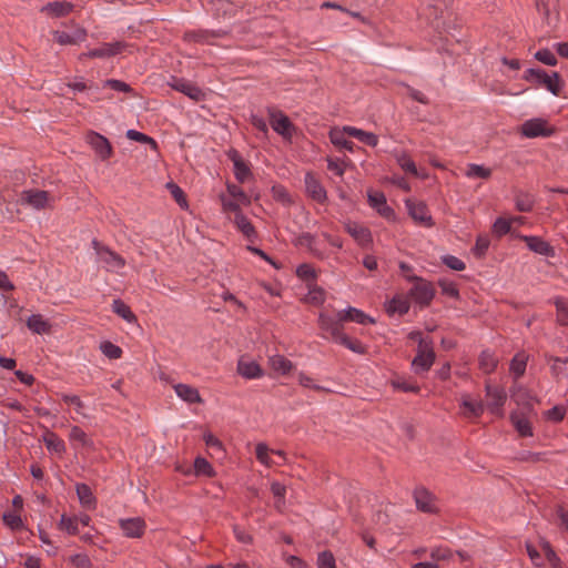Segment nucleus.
<instances>
[{
  "instance_id": "7c9ffc66",
  "label": "nucleus",
  "mask_w": 568,
  "mask_h": 568,
  "mask_svg": "<svg viewBox=\"0 0 568 568\" xmlns=\"http://www.w3.org/2000/svg\"><path fill=\"white\" fill-rule=\"evenodd\" d=\"M75 491L82 506L87 508H93L95 506V498L87 484H77Z\"/></svg>"
},
{
  "instance_id": "c9c22d12",
  "label": "nucleus",
  "mask_w": 568,
  "mask_h": 568,
  "mask_svg": "<svg viewBox=\"0 0 568 568\" xmlns=\"http://www.w3.org/2000/svg\"><path fill=\"white\" fill-rule=\"evenodd\" d=\"M235 223L239 230L248 239L256 237V231L251 221L242 213L235 214Z\"/></svg>"
},
{
  "instance_id": "338daca9",
  "label": "nucleus",
  "mask_w": 568,
  "mask_h": 568,
  "mask_svg": "<svg viewBox=\"0 0 568 568\" xmlns=\"http://www.w3.org/2000/svg\"><path fill=\"white\" fill-rule=\"evenodd\" d=\"M268 452H270V449L266 444L258 443L256 445V448H255L256 458L258 459V462H261L262 464L267 465V466L271 465Z\"/></svg>"
},
{
  "instance_id": "9b49d317",
  "label": "nucleus",
  "mask_w": 568,
  "mask_h": 568,
  "mask_svg": "<svg viewBox=\"0 0 568 568\" xmlns=\"http://www.w3.org/2000/svg\"><path fill=\"white\" fill-rule=\"evenodd\" d=\"M169 84L172 89L185 94L196 102L202 101L205 97V93L197 85L185 79L173 78Z\"/></svg>"
},
{
  "instance_id": "f3484780",
  "label": "nucleus",
  "mask_w": 568,
  "mask_h": 568,
  "mask_svg": "<svg viewBox=\"0 0 568 568\" xmlns=\"http://www.w3.org/2000/svg\"><path fill=\"white\" fill-rule=\"evenodd\" d=\"M521 240L526 243L530 251L539 255L550 257L555 255V248L547 241L539 236L523 235Z\"/></svg>"
},
{
  "instance_id": "0eeeda50",
  "label": "nucleus",
  "mask_w": 568,
  "mask_h": 568,
  "mask_svg": "<svg viewBox=\"0 0 568 568\" xmlns=\"http://www.w3.org/2000/svg\"><path fill=\"white\" fill-rule=\"evenodd\" d=\"M435 362L433 343L423 348H417L416 356L412 361V368L415 374L428 372Z\"/></svg>"
},
{
  "instance_id": "2eb2a0df",
  "label": "nucleus",
  "mask_w": 568,
  "mask_h": 568,
  "mask_svg": "<svg viewBox=\"0 0 568 568\" xmlns=\"http://www.w3.org/2000/svg\"><path fill=\"white\" fill-rule=\"evenodd\" d=\"M369 205L377 211V213L387 219H394V210L387 205L386 196L383 192H368L367 194Z\"/></svg>"
},
{
  "instance_id": "473e14b6",
  "label": "nucleus",
  "mask_w": 568,
  "mask_h": 568,
  "mask_svg": "<svg viewBox=\"0 0 568 568\" xmlns=\"http://www.w3.org/2000/svg\"><path fill=\"white\" fill-rule=\"evenodd\" d=\"M527 359H528V356L525 353H517L513 357V359L510 362L509 369H510L511 374L514 375L515 379L520 378L525 374L526 366H527Z\"/></svg>"
},
{
  "instance_id": "1a4fd4ad",
  "label": "nucleus",
  "mask_w": 568,
  "mask_h": 568,
  "mask_svg": "<svg viewBox=\"0 0 568 568\" xmlns=\"http://www.w3.org/2000/svg\"><path fill=\"white\" fill-rule=\"evenodd\" d=\"M272 129L284 138L292 136L293 124L282 111L268 109Z\"/></svg>"
},
{
  "instance_id": "864d4df0",
  "label": "nucleus",
  "mask_w": 568,
  "mask_h": 568,
  "mask_svg": "<svg viewBox=\"0 0 568 568\" xmlns=\"http://www.w3.org/2000/svg\"><path fill=\"white\" fill-rule=\"evenodd\" d=\"M535 59L550 67H555L558 62L556 55L547 48L538 50L535 53Z\"/></svg>"
},
{
  "instance_id": "49530a36",
  "label": "nucleus",
  "mask_w": 568,
  "mask_h": 568,
  "mask_svg": "<svg viewBox=\"0 0 568 568\" xmlns=\"http://www.w3.org/2000/svg\"><path fill=\"white\" fill-rule=\"evenodd\" d=\"M100 349L110 359H118L122 356V349L118 345L105 341L100 344Z\"/></svg>"
},
{
  "instance_id": "412c9836",
  "label": "nucleus",
  "mask_w": 568,
  "mask_h": 568,
  "mask_svg": "<svg viewBox=\"0 0 568 568\" xmlns=\"http://www.w3.org/2000/svg\"><path fill=\"white\" fill-rule=\"evenodd\" d=\"M338 318L343 322H355L357 324L366 325V324H375V320L369 315L365 314L363 311L349 306L346 310L338 312Z\"/></svg>"
},
{
  "instance_id": "8fccbe9b",
  "label": "nucleus",
  "mask_w": 568,
  "mask_h": 568,
  "mask_svg": "<svg viewBox=\"0 0 568 568\" xmlns=\"http://www.w3.org/2000/svg\"><path fill=\"white\" fill-rule=\"evenodd\" d=\"M511 420L521 436H532L531 425L526 418L511 415Z\"/></svg>"
},
{
  "instance_id": "7ed1b4c3",
  "label": "nucleus",
  "mask_w": 568,
  "mask_h": 568,
  "mask_svg": "<svg viewBox=\"0 0 568 568\" xmlns=\"http://www.w3.org/2000/svg\"><path fill=\"white\" fill-rule=\"evenodd\" d=\"M436 294L435 286L432 282L420 277L412 283V287L407 292V296L420 308L428 307Z\"/></svg>"
},
{
  "instance_id": "ea45409f",
  "label": "nucleus",
  "mask_w": 568,
  "mask_h": 568,
  "mask_svg": "<svg viewBox=\"0 0 568 568\" xmlns=\"http://www.w3.org/2000/svg\"><path fill=\"white\" fill-rule=\"evenodd\" d=\"M392 386L404 393H418L419 386L410 379L404 377H397L392 381Z\"/></svg>"
},
{
  "instance_id": "a19ab883",
  "label": "nucleus",
  "mask_w": 568,
  "mask_h": 568,
  "mask_svg": "<svg viewBox=\"0 0 568 568\" xmlns=\"http://www.w3.org/2000/svg\"><path fill=\"white\" fill-rule=\"evenodd\" d=\"M194 473L197 476L213 477L215 471L212 465L203 457H197L194 460Z\"/></svg>"
},
{
  "instance_id": "bb28decb",
  "label": "nucleus",
  "mask_w": 568,
  "mask_h": 568,
  "mask_svg": "<svg viewBox=\"0 0 568 568\" xmlns=\"http://www.w3.org/2000/svg\"><path fill=\"white\" fill-rule=\"evenodd\" d=\"M42 440L49 452L62 455L65 452L64 442L53 432L47 430Z\"/></svg>"
},
{
  "instance_id": "de8ad7c7",
  "label": "nucleus",
  "mask_w": 568,
  "mask_h": 568,
  "mask_svg": "<svg viewBox=\"0 0 568 568\" xmlns=\"http://www.w3.org/2000/svg\"><path fill=\"white\" fill-rule=\"evenodd\" d=\"M59 527L62 530H65L69 535L78 534V517H68L67 515H62Z\"/></svg>"
},
{
  "instance_id": "cd10ccee",
  "label": "nucleus",
  "mask_w": 568,
  "mask_h": 568,
  "mask_svg": "<svg viewBox=\"0 0 568 568\" xmlns=\"http://www.w3.org/2000/svg\"><path fill=\"white\" fill-rule=\"evenodd\" d=\"M498 365V358L489 349H485L478 357V366L485 374H491L495 372Z\"/></svg>"
},
{
  "instance_id": "58836bf2",
  "label": "nucleus",
  "mask_w": 568,
  "mask_h": 568,
  "mask_svg": "<svg viewBox=\"0 0 568 568\" xmlns=\"http://www.w3.org/2000/svg\"><path fill=\"white\" fill-rule=\"evenodd\" d=\"M554 304L556 306L557 322L560 325H568V301L564 297H556Z\"/></svg>"
},
{
  "instance_id": "e433bc0d",
  "label": "nucleus",
  "mask_w": 568,
  "mask_h": 568,
  "mask_svg": "<svg viewBox=\"0 0 568 568\" xmlns=\"http://www.w3.org/2000/svg\"><path fill=\"white\" fill-rule=\"evenodd\" d=\"M510 397L516 404L524 406H529L532 398L529 390L526 387L519 385L513 387Z\"/></svg>"
},
{
  "instance_id": "2f4dec72",
  "label": "nucleus",
  "mask_w": 568,
  "mask_h": 568,
  "mask_svg": "<svg viewBox=\"0 0 568 568\" xmlns=\"http://www.w3.org/2000/svg\"><path fill=\"white\" fill-rule=\"evenodd\" d=\"M27 326L36 334H43L50 331V324L40 314H32L27 320Z\"/></svg>"
},
{
  "instance_id": "e2e57ef3",
  "label": "nucleus",
  "mask_w": 568,
  "mask_h": 568,
  "mask_svg": "<svg viewBox=\"0 0 568 568\" xmlns=\"http://www.w3.org/2000/svg\"><path fill=\"white\" fill-rule=\"evenodd\" d=\"M442 261L447 267L454 271H464L466 268L465 263L454 255H445Z\"/></svg>"
},
{
  "instance_id": "9d476101",
  "label": "nucleus",
  "mask_w": 568,
  "mask_h": 568,
  "mask_svg": "<svg viewBox=\"0 0 568 568\" xmlns=\"http://www.w3.org/2000/svg\"><path fill=\"white\" fill-rule=\"evenodd\" d=\"M128 48V43L116 41L113 43H103L101 47L92 49L81 54V58H109L121 53Z\"/></svg>"
},
{
  "instance_id": "c756f323",
  "label": "nucleus",
  "mask_w": 568,
  "mask_h": 568,
  "mask_svg": "<svg viewBox=\"0 0 568 568\" xmlns=\"http://www.w3.org/2000/svg\"><path fill=\"white\" fill-rule=\"evenodd\" d=\"M270 367L282 375L288 374L293 369V363L283 355L275 354L268 358Z\"/></svg>"
},
{
  "instance_id": "a878e982",
  "label": "nucleus",
  "mask_w": 568,
  "mask_h": 568,
  "mask_svg": "<svg viewBox=\"0 0 568 568\" xmlns=\"http://www.w3.org/2000/svg\"><path fill=\"white\" fill-rule=\"evenodd\" d=\"M48 192L47 191H24L22 199L32 207L37 210H41L47 205L48 202Z\"/></svg>"
},
{
  "instance_id": "a211bd4d",
  "label": "nucleus",
  "mask_w": 568,
  "mask_h": 568,
  "mask_svg": "<svg viewBox=\"0 0 568 568\" xmlns=\"http://www.w3.org/2000/svg\"><path fill=\"white\" fill-rule=\"evenodd\" d=\"M52 34L60 45H74L87 39V30L83 28H77L73 33L55 30Z\"/></svg>"
},
{
  "instance_id": "b1692460",
  "label": "nucleus",
  "mask_w": 568,
  "mask_h": 568,
  "mask_svg": "<svg viewBox=\"0 0 568 568\" xmlns=\"http://www.w3.org/2000/svg\"><path fill=\"white\" fill-rule=\"evenodd\" d=\"M237 372L242 377L247 379L260 378L263 376L262 367L254 361H239Z\"/></svg>"
},
{
  "instance_id": "f8f14e48",
  "label": "nucleus",
  "mask_w": 568,
  "mask_h": 568,
  "mask_svg": "<svg viewBox=\"0 0 568 568\" xmlns=\"http://www.w3.org/2000/svg\"><path fill=\"white\" fill-rule=\"evenodd\" d=\"M414 500L418 510L427 514L437 511L435 496L425 487H416L414 490Z\"/></svg>"
},
{
  "instance_id": "f704fd0d",
  "label": "nucleus",
  "mask_w": 568,
  "mask_h": 568,
  "mask_svg": "<svg viewBox=\"0 0 568 568\" xmlns=\"http://www.w3.org/2000/svg\"><path fill=\"white\" fill-rule=\"evenodd\" d=\"M337 344L343 345L347 349L352 351L353 353L364 355L367 352V347L357 338H352L348 335L344 334L342 337H339V341Z\"/></svg>"
},
{
  "instance_id": "423d86ee",
  "label": "nucleus",
  "mask_w": 568,
  "mask_h": 568,
  "mask_svg": "<svg viewBox=\"0 0 568 568\" xmlns=\"http://www.w3.org/2000/svg\"><path fill=\"white\" fill-rule=\"evenodd\" d=\"M88 144L94 150L97 156L102 160H109L113 154L110 141L102 134L91 131L85 138Z\"/></svg>"
},
{
  "instance_id": "bf43d9fd",
  "label": "nucleus",
  "mask_w": 568,
  "mask_h": 568,
  "mask_svg": "<svg viewBox=\"0 0 568 568\" xmlns=\"http://www.w3.org/2000/svg\"><path fill=\"white\" fill-rule=\"evenodd\" d=\"M438 285L444 295H447L453 298H459V291L454 282L447 280H439Z\"/></svg>"
},
{
  "instance_id": "052dcab7",
  "label": "nucleus",
  "mask_w": 568,
  "mask_h": 568,
  "mask_svg": "<svg viewBox=\"0 0 568 568\" xmlns=\"http://www.w3.org/2000/svg\"><path fill=\"white\" fill-rule=\"evenodd\" d=\"M317 568H335V558L329 550H324L318 554Z\"/></svg>"
},
{
  "instance_id": "0e129e2a",
  "label": "nucleus",
  "mask_w": 568,
  "mask_h": 568,
  "mask_svg": "<svg viewBox=\"0 0 568 568\" xmlns=\"http://www.w3.org/2000/svg\"><path fill=\"white\" fill-rule=\"evenodd\" d=\"M70 562L75 567V568H91L92 567V562L89 558L88 555L85 554H77V555H73L71 558H70Z\"/></svg>"
},
{
  "instance_id": "6e6d98bb",
  "label": "nucleus",
  "mask_w": 568,
  "mask_h": 568,
  "mask_svg": "<svg viewBox=\"0 0 568 568\" xmlns=\"http://www.w3.org/2000/svg\"><path fill=\"white\" fill-rule=\"evenodd\" d=\"M272 195L275 201L284 205H291L292 203L291 196L283 185H274L272 187Z\"/></svg>"
},
{
  "instance_id": "c03bdc74",
  "label": "nucleus",
  "mask_w": 568,
  "mask_h": 568,
  "mask_svg": "<svg viewBox=\"0 0 568 568\" xmlns=\"http://www.w3.org/2000/svg\"><path fill=\"white\" fill-rule=\"evenodd\" d=\"M468 178L489 179L491 176V170L480 164H468L466 170Z\"/></svg>"
},
{
  "instance_id": "4c0bfd02",
  "label": "nucleus",
  "mask_w": 568,
  "mask_h": 568,
  "mask_svg": "<svg viewBox=\"0 0 568 568\" xmlns=\"http://www.w3.org/2000/svg\"><path fill=\"white\" fill-rule=\"evenodd\" d=\"M516 209L519 212H530L535 204V199L531 194L519 192L515 197Z\"/></svg>"
},
{
  "instance_id": "dca6fc26",
  "label": "nucleus",
  "mask_w": 568,
  "mask_h": 568,
  "mask_svg": "<svg viewBox=\"0 0 568 568\" xmlns=\"http://www.w3.org/2000/svg\"><path fill=\"white\" fill-rule=\"evenodd\" d=\"M345 231L361 245L368 246L372 244V233L368 227L356 223V222H347L345 223Z\"/></svg>"
},
{
  "instance_id": "a18cd8bd",
  "label": "nucleus",
  "mask_w": 568,
  "mask_h": 568,
  "mask_svg": "<svg viewBox=\"0 0 568 568\" xmlns=\"http://www.w3.org/2000/svg\"><path fill=\"white\" fill-rule=\"evenodd\" d=\"M346 132L344 130L341 131H332L329 133L331 142L342 149L353 151L354 143L345 138Z\"/></svg>"
},
{
  "instance_id": "4d7b16f0",
  "label": "nucleus",
  "mask_w": 568,
  "mask_h": 568,
  "mask_svg": "<svg viewBox=\"0 0 568 568\" xmlns=\"http://www.w3.org/2000/svg\"><path fill=\"white\" fill-rule=\"evenodd\" d=\"M397 163L398 165L407 173H410L413 175H418L417 168L415 162L410 159L409 155L403 153L397 156Z\"/></svg>"
},
{
  "instance_id": "c85d7f7f",
  "label": "nucleus",
  "mask_w": 568,
  "mask_h": 568,
  "mask_svg": "<svg viewBox=\"0 0 568 568\" xmlns=\"http://www.w3.org/2000/svg\"><path fill=\"white\" fill-rule=\"evenodd\" d=\"M462 407L467 410L468 416L479 417L485 410V404L481 400H475L470 395H462Z\"/></svg>"
},
{
  "instance_id": "5701e85b",
  "label": "nucleus",
  "mask_w": 568,
  "mask_h": 568,
  "mask_svg": "<svg viewBox=\"0 0 568 568\" xmlns=\"http://www.w3.org/2000/svg\"><path fill=\"white\" fill-rule=\"evenodd\" d=\"M410 307L409 297L406 295H396L386 304V312L388 315H405Z\"/></svg>"
},
{
  "instance_id": "6e6552de",
  "label": "nucleus",
  "mask_w": 568,
  "mask_h": 568,
  "mask_svg": "<svg viewBox=\"0 0 568 568\" xmlns=\"http://www.w3.org/2000/svg\"><path fill=\"white\" fill-rule=\"evenodd\" d=\"M405 204L408 214L416 223L423 224L428 227L433 226L434 222L432 215L429 214V210L424 202H417L408 199L405 201Z\"/></svg>"
},
{
  "instance_id": "603ef678",
  "label": "nucleus",
  "mask_w": 568,
  "mask_h": 568,
  "mask_svg": "<svg viewBox=\"0 0 568 568\" xmlns=\"http://www.w3.org/2000/svg\"><path fill=\"white\" fill-rule=\"evenodd\" d=\"M2 520L11 530H20L23 527L20 515L12 511L4 513Z\"/></svg>"
},
{
  "instance_id": "680f3d73",
  "label": "nucleus",
  "mask_w": 568,
  "mask_h": 568,
  "mask_svg": "<svg viewBox=\"0 0 568 568\" xmlns=\"http://www.w3.org/2000/svg\"><path fill=\"white\" fill-rule=\"evenodd\" d=\"M489 244H490V241L487 236L477 237L476 244L473 248L474 254L477 257H483L486 254V252L489 247Z\"/></svg>"
},
{
  "instance_id": "4468645a",
  "label": "nucleus",
  "mask_w": 568,
  "mask_h": 568,
  "mask_svg": "<svg viewBox=\"0 0 568 568\" xmlns=\"http://www.w3.org/2000/svg\"><path fill=\"white\" fill-rule=\"evenodd\" d=\"M342 323L343 321H339L338 314L336 315V318L325 314H321L318 317V325L321 329L331 334L335 343H337L339 341V337H342L345 334L343 333Z\"/></svg>"
},
{
  "instance_id": "72a5a7b5",
  "label": "nucleus",
  "mask_w": 568,
  "mask_h": 568,
  "mask_svg": "<svg viewBox=\"0 0 568 568\" xmlns=\"http://www.w3.org/2000/svg\"><path fill=\"white\" fill-rule=\"evenodd\" d=\"M112 311L125 320L129 323H133L136 321V316L131 311V308L120 298H116L112 303Z\"/></svg>"
},
{
  "instance_id": "79ce46f5",
  "label": "nucleus",
  "mask_w": 568,
  "mask_h": 568,
  "mask_svg": "<svg viewBox=\"0 0 568 568\" xmlns=\"http://www.w3.org/2000/svg\"><path fill=\"white\" fill-rule=\"evenodd\" d=\"M70 440L79 443L82 447H91L93 445L92 439L88 437L85 432L79 426H73L70 429Z\"/></svg>"
},
{
  "instance_id": "09e8293b",
  "label": "nucleus",
  "mask_w": 568,
  "mask_h": 568,
  "mask_svg": "<svg viewBox=\"0 0 568 568\" xmlns=\"http://www.w3.org/2000/svg\"><path fill=\"white\" fill-rule=\"evenodd\" d=\"M233 165L235 179L240 183L245 182L252 175L248 165L244 161H235Z\"/></svg>"
},
{
  "instance_id": "6ab92c4d",
  "label": "nucleus",
  "mask_w": 568,
  "mask_h": 568,
  "mask_svg": "<svg viewBox=\"0 0 568 568\" xmlns=\"http://www.w3.org/2000/svg\"><path fill=\"white\" fill-rule=\"evenodd\" d=\"M119 524L123 534L129 538H139L145 530V523L140 517L120 519Z\"/></svg>"
},
{
  "instance_id": "aec40b11",
  "label": "nucleus",
  "mask_w": 568,
  "mask_h": 568,
  "mask_svg": "<svg viewBox=\"0 0 568 568\" xmlns=\"http://www.w3.org/2000/svg\"><path fill=\"white\" fill-rule=\"evenodd\" d=\"M74 9L73 3L69 1L48 2L41 8V12L52 18H63L70 14Z\"/></svg>"
},
{
  "instance_id": "f257e3e1",
  "label": "nucleus",
  "mask_w": 568,
  "mask_h": 568,
  "mask_svg": "<svg viewBox=\"0 0 568 568\" xmlns=\"http://www.w3.org/2000/svg\"><path fill=\"white\" fill-rule=\"evenodd\" d=\"M524 80L545 87L554 95H559L562 89L561 77L558 72L548 74L545 70L539 68H530L525 71Z\"/></svg>"
},
{
  "instance_id": "5fc2aeb1",
  "label": "nucleus",
  "mask_w": 568,
  "mask_h": 568,
  "mask_svg": "<svg viewBox=\"0 0 568 568\" xmlns=\"http://www.w3.org/2000/svg\"><path fill=\"white\" fill-rule=\"evenodd\" d=\"M296 275L305 282H314L316 278L315 270L310 264H301L296 268Z\"/></svg>"
},
{
  "instance_id": "3c124183",
  "label": "nucleus",
  "mask_w": 568,
  "mask_h": 568,
  "mask_svg": "<svg viewBox=\"0 0 568 568\" xmlns=\"http://www.w3.org/2000/svg\"><path fill=\"white\" fill-rule=\"evenodd\" d=\"M166 187L170 191V193L173 196V199L176 201V203L181 207H186L187 206L185 194H184L183 190L178 184H175L173 182H169L166 184Z\"/></svg>"
},
{
  "instance_id": "37998d69",
  "label": "nucleus",
  "mask_w": 568,
  "mask_h": 568,
  "mask_svg": "<svg viewBox=\"0 0 568 568\" xmlns=\"http://www.w3.org/2000/svg\"><path fill=\"white\" fill-rule=\"evenodd\" d=\"M126 138L132 141L149 144L152 148V150H154V151L158 150V143L153 138H151L142 132H139L136 130H133V129L128 130Z\"/></svg>"
},
{
  "instance_id": "39448f33",
  "label": "nucleus",
  "mask_w": 568,
  "mask_h": 568,
  "mask_svg": "<svg viewBox=\"0 0 568 568\" xmlns=\"http://www.w3.org/2000/svg\"><path fill=\"white\" fill-rule=\"evenodd\" d=\"M487 404L486 407L494 415H503V406L506 403V390L500 386H493L489 383L485 385Z\"/></svg>"
},
{
  "instance_id": "774afa93",
  "label": "nucleus",
  "mask_w": 568,
  "mask_h": 568,
  "mask_svg": "<svg viewBox=\"0 0 568 568\" xmlns=\"http://www.w3.org/2000/svg\"><path fill=\"white\" fill-rule=\"evenodd\" d=\"M399 270H400V273H402L403 277H404L407 282H409V283H414V282H416L418 278H420L419 276H417V275H415V274H414V272H413V271H414V270H413V267H412L409 264L405 263V262H400V263H399Z\"/></svg>"
},
{
  "instance_id": "69168bd1",
  "label": "nucleus",
  "mask_w": 568,
  "mask_h": 568,
  "mask_svg": "<svg viewBox=\"0 0 568 568\" xmlns=\"http://www.w3.org/2000/svg\"><path fill=\"white\" fill-rule=\"evenodd\" d=\"M62 400L67 404H71L75 407V410L78 414L82 415V416H85L84 413H83V408H84V403L81 400V398L77 395H68V394H63L62 395Z\"/></svg>"
},
{
  "instance_id": "f03ea898",
  "label": "nucleus",
  "mask_w": 568,
  "mask_h": 568,
  "mask_svg": "<svg viewBox=\"0 0 568 568\" xmlns=\"http://www.w3.org/2000/svg\"><path fill=\"white\" fill-rule=\"evenodd\" d=\"M519 132L527 139L550 138L556 134L557 128L544 118H532L520 125Z\"/></svg>"
},
{
  "instance_id": "20e7f679",
  "label": "nucleus",
  "mask_w": 568,
  "mask_h": 568,
  "mask_svg": "<svg viewBox=\"0 0 568 568\" xmlns=\"http://www.w3.org/2000/svg\"><path fill=\"white\" fill-rule=\"evenodd\" d=\"M92 246L98 255L99 262L104 264L108 272H116L125 266V260L120 254L102 245L98 240L92 241Z\"/></svg>"
},
{
  "instance_id": "13d9d810",
  "label": "nucleus",
  "mask_w": 568,
  "mask_h": 568,
  "mask_svg": "<svg viewBox=\"0 0 568 568\" xmlns=\"http://www.w3.org/2000/svg\"><path fill=\"white\" fill-rule=\"evenodd\" d=\"M510 229L511 220H507L504 217H498L493 225V232L499 237L506 235L510 231Z\"/></svg>"
},
{
  "instance_id": "ddd939ff",
  "label": "nucleus",
  "mask_w": 568,
  "mask_h": 568,
  "mask_svg": "<svg viewBox=\"0 0 568 568\" xmlns=\"http://www.w3.org/2000/svg\"><path fill=\"white\" fill-rule=\"evenodd\" d=\"M305 189L310 197L318 203H325L327 193L320 180L311 172L305 174Z\"/></svg>"
},
{
  "instance_id": "4be33fe9",
  "label": "nucleus",
  "mask_w": 568,
  "mask_h": 568,
  "mask_svg": "<svg viewBox=\"0 0 568 568\" xmlns=\"http://www.w3.org/2000/svg\"><path fill=\"white\" fill-rule=\"evenodd\" d=\"M175 394L189 404H201L203 402L197 388L187 384H175L173 386Z\"/></svg>"
},
{
  "instance_id": "393cba45",
  "label": "nucleus",
  "mask_w": 568,
  "mask_h": 568,
  "mask_svg": "<svg viewBox=\"0 0 568 568\" xmlns=\"http://www.w3.org/2000/svg\"><path fill=\"white\" fill-rule=\"evenodd\" d=\"M344 132L369 146L374 148L378 144V136L375 133L366 132L355 126H344Z\"/></svg>"
}]
</instances>
